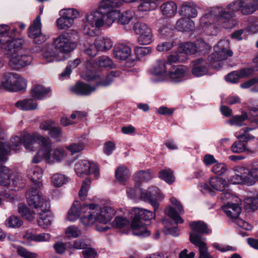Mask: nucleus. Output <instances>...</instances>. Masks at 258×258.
<instances>
[{
  "mask_svg": "<svg viewBox=\"0 0 258 258\" xmlns=\"http://www.w3.org/2000/svg\"><path fill=\"white\" fill-rule=\"evenodd\" d=\"M37 143L41 147L34 157L32 162L36 163L40 162L44 159L48 160L50 158L52 142L47 137H43L37 133L32 135L26 134L21 137L16 136L12 138L9 145L6 142L4 136L0 137V162H4L8 159L11 150L17 152L20 150L22 144H23L26 149L30 151H34V144Z\"/></svg>",
  "mask_w": 258,
  "mask_h": 258,
  "instance_id": "obj_1",
  "label": "nucleus"
},
{
  "mask_svg": "<svg viewBox=\"0 0 258 258\" xmlns=\"http://www.w3.org/2000/svg\"><path fill=\"white\" fill-rule=\"evenodd\" d=\"M253 0H238L228 5L226 9L220 8L212 9L201 19L206 26L215 25L226 29L232 28L235 25L233 19L234 12L240 11L243 15H249L258 9V4H253Z\"/></svg>",
  "mask_w": 258,
  "mask_h": 258,
  "instance_id": "obj_2",
  "label": "nucleus"
},
{
  "mask_svg": "<svg viewBox=\"0 0 258 258\" xmlns=\"http://www.w3.org/2000/svg\"><path fill=\"white\" fill-rule=\"evenodd\" d=\"M115 214L114 210L110 207L100 208L95 204L81 205L78 201H75L68 212V219L74 221L80 217L83 224L90 226L95 222L106 224Z\"/></svg>",
  "mask_w": 258,
  "mask_h": 258,
  "instance_id": "obj_3",
  "label": "nucleus"
},
{
  "mask_svg": "<svg viewBox=\"0 0 258 258\" xmlns=\"http://www.w3.org/2000/svg\"><path fill=\"white\" fill-rule=\"evenodd\" d=\"M78 39V33L74 31L59 35L53 38L52 46L55 50L52 49L45 50L43 57L49 62L66 59V55L77 48Z\"/></svg>",
  "mask_w": 258,
  "mask_h": 258,
  "instance_id": "obj_4",
  "label": "nucleus"
},
{
  "mask_svg": "<svg viewBox=\"0 0 258 258\" xmlns=\"http://www.w3.org/2000/svg\"><path fill=\"white\" fill-rule=\"evenodd\" d=\"M24 40L16 39L4 46L7 51L6 55L9 59V66L14 70H18L31 64L32 56L27 51L22 48Z\"/></svg>",
  "mask_w": 258,
  "mask_h": 258,
  "instance_id": "obj_5",
  "label": "nucleus"
},
{
  "mask_svg": "<svg viewBox=\"0 0 258 258\" xmlns=\"http://www.w3.org/2000/svg\"><path fill=\"white\" fill-rule=\"evenodd\" d=\"M87 74V80L94 81L96 84L92 86L89 84L79 82L72 89L74 92L83 96L89 95L91 93L94 92L97 88L100 86L106 87L109 85L115 77L120 76V73L119 71H111L105 76H103L99 72H88Z\"/></svg>",
  "mask_w": 258,
  "mask_h": 258,
  "instance_id": "obj_6",
  "label": "nucleus"
},
{
  "mask_svg": "<svg viewBox=\"0 0 258 258\" xmlns=\"http://www.w3.org/2000/svg\"><path fill=\"white\" fill-rule=\"evenodd\" d=\"M130 214L132 218L131 228L133 234L142 237L149 236L150 231L142 220L148 221L152 219L155 217V214L151 211L139 208H133Z\"/></svg>",
  "mask_w": 258,
  "mask_h": 258,
  "instance_id": "obj_7",
  "label": "nucleus"
},
{
  "mask_svg": "<svg viewBox=\"0 0 258 258\" xmlns=\"http://www.w3.org/2000/svg\"><path fill=\"white\" fill-rule=\"evenodd\" d=\"M228 42L227 40H220L215 47V51L208 57V61L211 67L218 69L222 60L226 59L228 56H231L233 52L231 50L227 49Z\"/></svg>",
  "mask_w": 258,
  "mask_h": 258,
  "instance_id": "obj_8",
  "label": "nucleus"
},
{
  "mask_svg": "<svg viewBox=\"0 0 258 258\" xmlns=\"http://www.w3.org/2000/svg\"><path fill=\"white\" fill-rule=\"evenodd\" d=\"M39 188L35 186L29 188L26 193L27 201L30 206L38 211H46L50 208V202L40 194Z\"/></svg>",
  "mask_w": 258,
  "mask_h": 258,
  "instance_id": "obj_9",
  "label": "nucleus"
},
{
  "mask_svg": "<svg viewBox=\"0 0 258 258\" xmlns=\"http://www.w3.org/2000/svg\"><path fill=\"white\" fill-rule=\"evenodd\" d=\"M210 49V46L202 39L197 40L195 42H186L179 46L180 54H193L197 52L205 53Z\"/></svg>",
  "mask_w": 258,
  "mask_h": 258,
  "instance_id": "obj_10",
  "label": "nucleus"
},
{
  "mask_svg": "<svg viewBox=\"0 0 258 258\" xmlns=\"http://www.w3.org/2000/svg\"><path fill=\"white\" fill-rule=\"evenodd\" d=\"M135 33L139 35L138 41L140 44L148 45L153 41L151 29L145 23L137 22L134 26Z\"/></svg>",
  "mask_w": 258,
  "mask_h": 258,
  "instance_id": "obj_11",
  "label": "nucleus"
},
{
  "mask_svg": "<svg viewBox=\"0 0 258 258\" xmlns=\"http://www.w3.org/2000/svg\"><path fill=\"white\" fill-rule=\"evenodd\" d=\"M75 170L77 174L82 176L83 174L92 173L95 177L98 178L99 174V168L97 165L93 162H90L86 160H83L76 163Z\"/></svg>",
  "mask_w": 258,
  "mask_h": 258,
  "instance_id": "obj_12",
  "label": "nucleus"
},
{
  "mask_svg": "<svg viewBox=\"0 0 258 258\" xmlns=\"http://www.w3.org/2000/svg\"><path fill=\"white\" fill-rule=\"evenodd\" d=\"M41 18L39 15H38L28 30V36L33 39L34 43L41 44L47 39L46 36L41 33Z\"/></svg>",
  "mask_w": 258,
  "mask_h": 258,
  "instance_id": "obj_13",
  "label": "nucleus"
},
{
  "mask_svg": "<svg viewBox=\"0 0 258 258\" xmlns=\"http://www.w3.org/2000/svg\"><path fill=\"white\" fill-rule=\"evenodd\" d=\"M141 198L144 201L149 202L154 209L155 212L158 209V200L161 198L160 190L157 187H152L149 190H140Z\"/></svg>",
  "mask_w": 258,
  "mask_h": 258,
  "instance_id": "obj_14",
  "label": "nucleus"
},
{
  "mask_svg": "<svg viewBox=\"0 0 258 258\" xmlns=\"http://www.w3.org/2000/svg\"><path fill=\"white\" fill-rule=\"evenodd\" d=\"M101 10V7L99 6V10L91 12L86 16V20L88 24L91 26L96 28H99L104 24V14Z\"/></svg>",
  "mask_w": 258,
  "mask_h": 258,
  "instance_id": "obj_15",
  "label": "nucleus"
},
{
  "mask_svg": "<svg viewBox=\"0 0 258 258\" xmlns=\"http://www.w3.org/2000/svg\"><path fill=\"white\" fill-rule=\"evenodd\" d=\"M189 226L192 230V232L189 233V240L190 241V236L192 234H195L200 237L202 241L205 240V238H203V234H209L211 230L207 227L206 223L202 221H192L189 223Z\"/></svg>",
  "mask_w": 258,
  "mask_h": 258,
  "instance_id": "obj_16",
  "label": "nucleus"
},
{
  "mask_svg": "<svg viewBox=\"0 0 258 258\" xmlns=\"http://www.w3.org/2000/svg\"><path fill=\"white\" fill-rule=\"evenodd\" d=\"M17 73H7L4 75L0 85V89L3 88L7 91L16 92Z\"/></svg>",
  "mask_w": 258,
  "mask_h": 258,
  "instance_id": "obj_17",
  "label": "nucleus"
},
{
  "mask_svg": "<svg viewBox=\"0 0 258 258\" xmlns=\"http://www.w3.org/2000/svg\"><path fill=\"white\" fill-rule=\"evenodd\" d=\"M190 242L199 248L200 252L199 258H213L208 252L206 243L201 240L200 237L195 234L191 235L190 236Z\"/></svg>",
  "mask_w": 258,
  "mask_h": 258,
  "instance_id": "obj_18",
  "label": "nucleus"
},
{
  "mask_svg": "<svg viewBox=\"0 0 258 258\" xmlns=\"http://www.w3.org/2000/svg\"><path fill=\"white\" fill-rule=\"evenodd\" d=\"M43 171L41 168L38 166H34L27 170L28 177L33 183L34 186L40 188L42 185Z\"/></svg>",
  "mask_w": 258,
  "mask_h": 258,
  "instance_id": "obj_19",
  "label": "nucleus"
},
{
  "mask_svg": "<svg viewBox=\"0 0 258 258\" xmlns=\"http://www.w3.org/2000/svg\"><path fill=\"white\" fill-rule=\"evenodd\" d=\"M197 8V7L194 4L184 3L179 9V14L188 19L195 18L198 15Z\"/></svg>",
  "mask_w": 258,
  "mask_h": 258,
  "instance_id": "obj_20",
  "label": "nucleus"
},
{
  "mask_svg": "<svg viewBox=\"0 0 258 258\" xmlns=\"http://www.w3.org/2000/svg\"><path fill=\"white\" fill-rule=\"evenodd\" d=\"M130 47L123 44H119L115 46L113 49V54L115 58L123 60L126 59L131 54Z\"/></svg>",
  "mask_w": 258,
  "mask_h": 258,
  "instance_id": "obj_21",
  "label": "nucleus"
},
{
  "mask_svg": "<svg viewBox=\"0 0 258 258\" xmlns=\"http://www.w3.org/2000/svg\"><path fill=\"white\" fill-rule=\"evenodd\" d=\"M192 74L196 77L206 75L208 72L207 62L202 59H198L192 62Z\"/></svg>",
  "mask_w": 258,
  "mask_h": 258,
  "instance_id": "obj_22",
  "label": "nucleus"
},
{
  "mask_svg": "<svg viewBox=\"0 0 258 258\" xmlns=\"http://www.w3.org/2000/svg\"><path fill=\"white\" fill-rule=\"evenodd\" d=\"M222 209L227 216L234 221L238 218L241 211V208L237 204L229 202L222 206Z\"/></svg>",
  "mask_w": 258,
  "mask_h": 258,
  "instance_id": "obj_23",
  "label": "nucleus"
},
{
  "mask_svg": "<svg viewBox=\"0 0 258 258\" xmlns=\"http://www.w3.org/2000/svg\"><path fill=\"white\" fill-rule=\"evenodd\" d=\"M170 66V64L165 60H158L151 70V73L155 76H163L166 73Z\"/></svg>",
  "mask_w": 258,
  "mask_h": 258,
  "instance_id": "obj_24",
  "label": "nucleus"
},
{
  "mask_svg": "<svg viewBox=\"0 0 258 258\" xmlns=\"http://www.w3.org/2000/svg\"><path fill=\"white\" fill-rule=\"evenodd\" d=\"M10 27L5 24L0 25V48L4 49V46L12 42L15 39L9 36Z\"/></svg>",
  "mask_w": 258,
  "mask_h": 258,
  "instance_id": "obj_25",
  "label": "nucleus"
},
{
  "mask_svg": "<svg viewBox=\"0 0 258 258\" xmlns=\"http://www.w3.org/2000/svg\"><path fill=\"white\" fill-rule=\"evenodd\" d=\"M50 92L49 88H45L40 85H35L31 89V94L35 99L42 100Z\"/></svg>",
  "mask_w": 258,
  "mask_h": 258,
  "instance_id": "obj_26",
  "label": "nucleus"
},
{
  "mask_svg": "<svg viewBox=\"0 0 258 258\" xmlns=\"http://www.w3.org/2000/svg\"><path fill=\"white\" fill-rule=\"evenodd\" d=\"M177 6L173 2H168L163 4L160 7L162 15L167 17L171 18L174 16L177 12Z\"/></svg>",
  "mask_w": 258,
  "mask_h": 258,
  "instance_id": "obj_27",
  "label": "nucleus"
},
{
  "mask_svg": "<svg viewBox=\"0 0 258 258\" xmlns=\"http://www.w3.org/2000/svg\"><path fill=\"white\" fill-rule=\"evenodd\" d=\"M48 209L46 211H40L39 213V217L37 220L38 225L43 228H46L51 225L52 221V216Z\"/></svg>",
  "mask_w": 258,
  "mask_h": 258,
  "instance_id": "obj_28",
  "label": "nucleus"
},
{
  "mask_svg": "<svg viewBox=\"0 0 258 258\" xmlns=\"http://www.w3.org/2000/svg\"><path fill=\"white\" fill-rule=\"evenodd\" d=\"M16 106L23 111L36 109L37 103L34 99H26L16 102Z\"/></svg>",
  "mask_w": 258,
  "mask_h": 258,
  "instance_id": "obj_29",
  "label": "nucleus"
},
{
  "mask_svg": "<svg viewBox=\"0 0 258 258\" xmlns=\"http://www.w3.org/2000/svg\"><path fill=\"white\" fill-rule=\"evenodd\" d=\"M175 27L179 31H189L194 27V22L189 19H180L176 23Z\"/></svg>",
  "mask_w": 258,
  "mask_h": 258,
  "instance_id": "obj_30",
  "label": "nucleus"
},
{
  "mask_svg": "<svg viewBox=\"0 0 258 258\" xmlns=\"http://www.w3.org/2000/svg\"><path fill=\"white\" fill-rule=\"evenodd\" d=\"M94 43L99 50L102 51L110 49L113 45L110 39L102 37L97 38Z\"/></svg>",
  "mask_w": 258,
  "mask_h": 258,
  "instance_id": "obj_31",
  "label": "nucleus"
},
{
  "mask_svg": "<svg viewBox=\"0 0 258 258\" xmlns=\"http://www.w3.org/2000/svg\"><path fill=\"white\" fill-rule=\"evenodd\" d=\"M210 184L213 188L218 191H223L228 186V184L225 179L218 177L211 178Z\"/></svg>",
  "mask_w": 258,
  "mask_h": 258,
  "instance_id": "obj_32",
  "label": "nucleus"
},
{
  "mask_svg": "<svg viewBox=\"0 0 258 258\" xmlns=\"http://www.w3.org/2000/svg\"><path fill=\"white\" fill-rule=\"evenodd\" d=\"M169 77L173 81L178 82L177 79L182 78L185 74V70L182 66L172 67L169 68Z\"/></svg>",
  "mask_w": 258,
  "mask_h": 258,
  "instance_id": "obj_33",
  "label": "nucleus"
},
{
  "mask_svg": "<svg viewBox=\"0 0 258 258\" xmlns=\"http://www.w3.org/2000/svg\"><path fill=\"white\" fill-rule=\"evenodd\" d=\"M115 175L117 181L123 183L129 178L130 173L127 167L124 166H121L118 167L116 169Z\"/></svg>",
  "mask_w": 258,
  "mask_h": 258,
  "instance_id": "obj_34",
  "label": "nucleus"
},
{
  "mask_svg": "<svg viewBox=\"0 0 258 258\" xmlns=\"http://www.w3.org/2000/svg\"><path fill=\"white\" fill-rule=\"evenodd\" d=\"M104 13V24L110 26L115 20L117 21L119 16V12L116 10H110L107 11L103 10Z\"/></svg>",
  "mask_w": 258,
  "mask_h": 258,
  "instance_id": "obj_35",
  "label": "nucleus"
},
{
  "mask_svg": "<svg viewBox=\"0 0 258 258\" xmlns=\"http://www.w3.org/2000/svg\"><path fill=\"white\" fill-rule=\"evenodd\" d=\"M18 211L22 217L28 220L31 221L35 217V212L24 204L21 203L19 205Z\"/></svg>",
  "mask_w": 258,
  "mask_h": 258,
  "instance_id": "obj_36",
  "label": "nucleus"
},
{
  "mask_svg": "<svg viewBox=\"0 0 258 258\" xmlns=\"http://www.w3.org/2000/svg\"><path fill=\"white\" fill-rule=\"evenodd\" d=\"M122 4L121 0H102L100 4L101 10H113Z\"/></svg>",
  "mask_w": 258,
  "mask_h": 258,
  "instance_id": "obj_37",
  "label": "nucleus"
},
{
  "mask_svg": "<svg viewBox=\"0 0 258 258\" xmlns=\"http://www.w3.org/2000/svg\"><path fill=\"white\" fill-rule=\"evenodd\" d=\"M10 170L4 165H0V185L6 186L11 183Z\"/></svg>",
  "mask_w": 258,
  "mask_h": 258,
  "instance_id": "obj_38",
  "label": "nucleus"
},
{
  "mask_svg": "<svg viewBox=\"0 0 258 258\" xmlns=\"http://www.w3.org/2000/svg\"><path fill=\"white\" fill-rule=\"evenodd\" d=\"M159 177L168 184H172L175 179L173 175V171L169 168L160 171Z\"/></svg>",
  "mask_w": 258,
  "mask_h": 258,
  "instance_id": "obj_39",
  "label": "nucleus"
},
{
  "mask_svg": "<svg viewBox=\"0 0 258 258\" xmlns=\"http://www.w3.org/2000/svg\"><path fill=\"white\" fill-rule=\"evenodd\" d=\"M165 213L175 222L176 225H177L178 223H182L183 222V220L178 215L177 211L173 207H167L165 210Z\"/></svg>",
  "mask_w": 258,
  "mask_h": 258,
  "instance_id": "obj_40",
  "label": "nucleus"
},
{
  "mask_svg": "<svg viewBox=\"0 0 258 258\" xmlns=\"http://www.w3.org/2000/svg\"><path fill=\"white\" fill-rule=\"evenodd\" d=\"M57 25L60 29H66L71 27L74 22L72 19H68L62 15V16L57 19Z\"/></svg>",
  "mask_w": 258,
  "mask_h": 258,
  "instance_id": "obj_41",
  "label": "nucleus"
},
{
  "mask_svg": "<svg viewBox=\"0 0 258 258\" xmlns=\"http://www.w3.org/2000/svg\"><path fill=\"white\" fill-rule=\"evenodd\" d=\"M81 63L80 58H77L74 60L70 61L64 71L60 74V77H67L70 75L72 69H75Z\"/></svg>",
  "mask_w": 258,
  "mask_h": 258,
  "instance_id": "obj_42",
  "label": "nucleus"
},
{
  "mask_svg": "<svg viewBox=\"0 0 258 258\" xmlns=\"http://www.w3.org/2000/svg\"><path fill=\"white\" fill-rule=\"evenodd\" d=\"M68 181V178L64 175L56 173L52 176V182L55 187H60Z\"/></svg>",
  "mask_w": 258,
  "mask_h": 258,
  "instance_id": "obj_43",
  "label": "nucleus"
},
{
  "mask_svg": "<svg viewBox=\"0 0 258 258\" xmlns=\"http://www.w3.org/2000/svg\"><path fill=\"white\" fill-rule=\"evenodd\" d=\"M91 182V179L89 178L83 181L79 192V196L82 200H84L87 197L88 190L90 187Z\"/></svg>",
  "mask_w": 258,
  "mask_h": 258,
  "instance_id": "obj_44",
  "label": "nucleus"
},
{
  "mask_svg": "<svg viewBox=\"0 0 258 258\" xmlns=\"http://www.w3.org/2000/svg\"><path fill=\"white\" fill-rule=\"evenodd\" d=\"M133 17V13L131 11H126L122 14L119 13V16L117 19V23L125 25L128 24Z\"/></svg>",
  "mask_w": 258,
  "mask_h": 258,
  "instance_id": "obj_45",
  "label": "nucleus"
},
{
  "mask_svg": "<svg viewBox=\"0 0 258 258\" xmlns=\"http://www.w3.org/2000/svg\"><path fill=\"white\" fill-rule=\"evenodd\" d=\"M151 178V173L148 171H140L134 175L135 180L137 182L148 181Z\"/></svg>",
  "mask_w": 258,
  "mask_h": 258,
  "instance_id": "obj_46",
  "label": "nucleus"
},
{
  "mask_svg": "<svg viewBox=\"0 0 258 258\" xmlns=\"http://www.w3.org/2000/svg\"><path fill=\"white\" fill-rule=\"evenodd\" d=\"M23 224L22 220L17 217L11 216L5 221V225L7 227L11 228H18Z\"/></svg>",
  "mask_w": 258,
  "mask_h": 258,
  "instance_id": "obj_47",
  "label": "nucleus"
},
{
  "mask_svg": "<svg viewBox=\"0 0 258 258\" xmlns=\"http://www.w3.org/2000/svg\"><path fill=\"white\" fill-rule=\"evenodd\" d=\"M248 117L246 113H243L240 115H236L232 117L229 120V123L232 125L236 126H242L243 125V121Z\"/></svg>",
  "mask_w": 258,
  "mask_h": 258,
  "instance_id": "obj_48",
  "label": "nucleus"
},
{
  "mask_svg": "<svg viewBox=\"0 0 258 258\" xmlns=\"http://www.w3.org/2000/svg\"><path fill=\"white\" fill-rule=\"evenodd\" d=\"M253 130L251 127H245L241 129V133L239 136V138L243 140V142H245L251 140L254 138V136L249 133L250 132Z\"/></svg>",
  "mask_w": 258,
  "mask_h": 258,
  "instance_id": "obj_49",
  "label": "nucleus"
},
{
  "mask_svg": "<svg viewBox=\"0 0 258 258\" xmlns=\"http://www.w3.org/2000/svg\"><path fill=\"white\" fill-rule=\"evenodd\" d=\"M129 221L125 217H116L112 222V226L117 228H121L129 225Z\"/></svg>",
  "mask_w": 258,
  "mask_h": 258,
  "instance_id": "obj_50",
  "label": "nucleus"
},
{
  "mask_svg": "<svg viewBox=\"0 0 258 258\" xmlns=\"http://www.w3.org/2000/svg\"><path fill=\"white\" fill-rule=\"evenodd\" d=\"M97 64L99 67L113 68L114 64L110 58L107 56H102L98 58Z\"/></svg>",
  "mask_w": 258,
  "mask_h": 258,
  "instance_id": "obj_51",
  "label": "nucleus"
},
{
  "mask_svg": "<svg viewBox=\"0 0 258 258\" xmlns=\"http://www.w3.org/2000/svg\"><path fill=\"white\" fill-rule=\"evenodd\" d=\"M243 176H238L239 178V181L237 182H243V184L252 185L255 182V180L253 177L250 174V170L247 171V173L245 172L242 174Z\"/></svg>",
  "mask_w": 258,
  "mask_h": 258,
  "instance_id": "obj_52",
  "label": "nucleus"
},
{
  "mask_svg": "<svg viewBox=\"0 0 258 258\" xmlns=\"http://www.w3.org/2000/svg\"><path fill=\"white\" fill-rule=\"evenodd\" d=\"M68 247L70 248H74L76 249H84L87 248V246H89L85 240L84 239H78L75 240L73 244L70 243H68Z\"/></svg>",
  "mask_w": 258,
  "mask_h": 258,
  "instance_id": "obj_53",
  "label": "nucleus"
},
{
  "mask_svg": "<svg viewBox=\"0 0 258 258\" xmlns=\"http://www.w3.org/2000/svg\"><path fill=\"white\" fill-rule=\"evenodd\" d=\"M231 149L233 153H241L246 149L245 143L241 140L237 141L232 144Z\"/></svg>",
  "mask_w": 258,
  "mask_h": 258,
  "instance_id": "obj_54",
  "label": "nucleus"
},
{
  "mask_svg": "<svg viewBox=\"0 0 258 258\" xmlns=\"http://www.w3.org/2000/svg\"><path fill=\"white\" fill-rule=\"evenodd\" d=\"M174 45L175 44L173 41L162 42L158 44L156 49L160 52L166 51L170 50Z\"/></svg>",
  "mask_w": 258,
  "mask_h": 258,
  "instance_id": "obj_55",
  "label": "nucleus"
},
{
  "mask_svg": "<svg viewBox=\"0 0 258 258\" xmlns=\"http://www.w3.org/2000/svg\"><path fill=\"white\" fill-rule=\"evenodd\" d=\"M30 238L36 242L48 241L50 240V235L49 233H41L38 234H31Z\"/></svg>",
  "mask_w": 258,
  "mask_h": 258,
  "instance_id": "obj_56",
  "label": "nucleus"
},
{
  "mask_svg": "<svg viewBox=\"0 0 258 258\" xmlns=\"http://www.w3.org/2000/svg\"><path fill=\"white\" fill-rule=\"evenodd\" d=\"M66 234L69 237H77L81 234V231L75 226H70L66 229Z\"/></svg>",
  "mask_w": 258,
  "mask_h": 258,
  "instance_id": "obj_57",
  "label": "nucleus"
},
{
  "mask_svg": "<svg viewBox=\"0 0 258 258\" xmlns=\"http://www.w3.org/2000/svg\"><path fill=\"white\" fill-rule=\"evenodd\" d=\"M84 145L82 143H74L67 146V149L70 151L72 154L79 152L84 149Z\"/></svg>",
  "mask_w": 258,
  "mask_h": 258,
  "instance_id": "obj_58",
  "label": "nucleus"
},
{
  "mask_svg": "<svg viewBox=\"0 0 258 258\" xmlns=\"http://www.w3.org/2000/svg\"><path fill=\"white\" fill-rule=\"evenodd\" d=\"M227 169V166L225 164L218 163L213 166L212 171L217 175H221L226 171Z\"/></svg>",
  "mask_w": 258,
  "mask_h": 258,
  "instance_id": "obj_59",
  "label": "nucleus"
},
{
  "mask_svg": "<svg viewBox=\"0 0 258 258\" xmlns=\"http://www.w3.org/2000/svg\"><path fill=\"white\" fill-rule=\"evenodd\" d=\"M62 131L59 126L54 125L52 127L50 131L48 132V135L53 139L56 140H59L62 136Z\"/></svg>",
  "mask_w": 258,
  "mask_h": 258,
  "instance_id": "obj_60",
  "label": "nucleus"
},
{
  "mask_svg": "<svg viewBox=\"0 0 258 258\" xmlns=\"http://www.w3.org/2000/svg\"><path fill=\"white\" fill-rule=\"evenodd\" d=\"M10 181L11 183L6 185V186H12L13 187H17L18 188L23 187L25 184L24 181H23L22 179L20 178V177L19 176H16L14 177L13 178L10 177Z\"/></svg>",
  "mask_w": 258,
  "mask_h": 258,
  "instance_id": "obj_61",
  "label": "nucleus"
},
{
  "mask_svg": "<svg viewBox=\"0 0 258 258\" xmlns=\"http://www.w3.org/2000/svg\"><path fill=\"white\" fill-rule=\"evenodd\" d=\"M17 80L15 81L16 84V92L24 90L27 86V82L26 80L20 77L17 74Z\"/></svg>",
  "mask_w": 258,
  "mask_h": 258,
  "instance_id": "obj_62",
  "label": "nucleus"
},
{
  "mask_svg": "<svg viewBox=\"0 0 258 258\" xmlns=\"http://www.w3.org/2000/svg\"><path fill=\"white\" fill-rule=\"evenodd\" d=\"M246 209L255 211L257 209V200L255 198H247L244 201Z\"/></svg>",
  "mask_w": 258,
  "mask_h": 258,
  "instance_id": "obj_63",
  "label": "nucleus"
},
{
  "mask_svg": "<svg viewBox=\"0 0 258 258\" xmlns=\"http://www.w3.org/2000/svg\"><path fill=\"white\" fill-rule=\"evenodd\" d=\"M18 253L19 255L25 258H36L37 257L36 253L28 251L23 247H20L18 249Z\"/></svg>",
  "mask_w": 258,
  "mask_h": 258,
  "instance_id": "obj_64",
  "label": "nucleus"
}]
</instances>
